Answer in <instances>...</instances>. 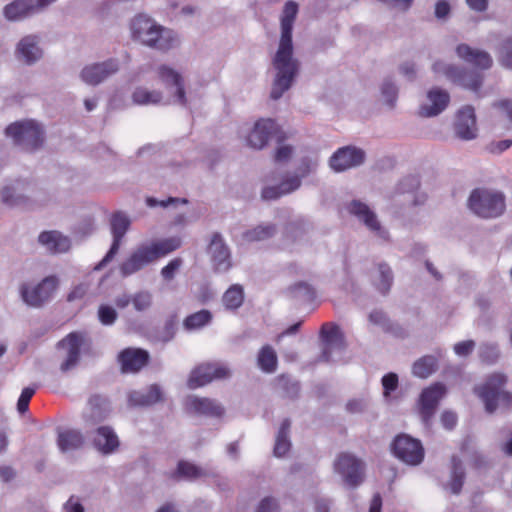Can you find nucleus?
<instances>
[{"label":"nucleus","mask_w":512,"mask_h":512,"mask_svg":"<svg viewBox=\"0 0 512 512\" xmlns=\"http://www.w3.org/2000/svg\"><path fill=\"white\" fill-rule=\"evenodd\" d=\"M298 11V4L289 0L284 4L280 16V39L277 50L271 58L273 80L270 98L275 101L291 89L301 70V62L294 57L292 41V32Z\"/></svg>","instance_id":"f257e3e1"},{"label":"nucleus","mask_w":512,"mask_h":512,"mask_svg":"<svg viewBox=\"0 0 512 512\" xmlns=\"http://www.w3.org/2000/svg\"><path fill=\"white\" fill-rule=\"evenodd\" d=\"M181 246V239L170 237L150 245L138 246L131 255L121 263L119 270L123 277L132 275L157 259L175 251Z\"/></svg>","instance_id":"f03ea898"},{"label":"nucleus","mask_w":512,"mask_h":512,"mask_svg":"<svg viewBox=\"0 0 512 512\" xmlns=\"http://www.w3.org/2000/svg\"><path fill=\"white\" fill-rule=\"evenodd\" d=\"M507 382L506 374L494 372L482 384L473 388L474 393L483 401L487 413L493 414L499 408L505 411L512 408V393L505 390Z\"/></svg>","instance_id":"7ed1b4c3"},{"label":"nucleus","mask_w":512,"mask_h":512,"mask_svg":"<svg viewBox=\"0 0 512 512\" xmlns=\"http://www.w3.org/2000/svg\"><path fill=\"white\" fill-rule=\"evenodd\" d=\"M4 133L14 146L26 153H35L46 141L43 125L34 119L15 121L5 128Z\"/></svg>","instance_id":"20e7f679"},{"label":"nucleus","mask_w":512,"mask_h":512,"mask_svg":"<svg viewBox=\"0 0 512 512\" xmlns=\"http://www.w3.org/2000/svg\"><path fill=\"white\" fill-rule=\"evenodd\" d=\"M468 206L479 217L495 218L505 211V196L501 192L477 188L471 192Z\"/></svg>","instance_id":"39448f33"},{"label":"nucleus","mask_w":512,"mask_h":512,"mask_svg":"<svg viewBox=\"0 0 512 512\" xmlns=\"http://www.w3.org/2000/svg\"><path fill=\"white\" fill-rule=\"evenodd\" d=\"M58 285L59 280L54 275L45 277L34 286L24 283L20 287L21 298L28 306L40 308L52 298Z\"/></svg>","instance_id":"423d86ee"},{"label":"nucleus","mask_w":512,"mask_h":512,"mask_svg":"<svg viewBox=\"0 0 512 512\" xmlns=\"http://www.w3.org/2000/svg\"><path fill=\"white\" fill-rule=\"evenodd\" d=\"M393 454L402 462L416 466L424 459V448L420 440L407 434H400L391 443Z\"/></svg>","instance_id":"0eeeda50"},{"label":"nucleus","mask_w":512,"mask_h":512,"mask_svg":"<svg viewBox=\"0 0 512 512\" xmlns=\"http://www.w3.org/2000/svg\"><path fill=\"white\" fill-rule=\"evenodd\" d=\"M334 470L342 476L344 483L351 488H355L363 482L364 463L353 454L340 453L334 462Z\"/></svg>","instance_id":"6e6552de"},{"label":"nucleus","mask_w":512,"mask_h":512,"mask_svg":"<svg viewBox=\"0 0 512 512\" xmlns=\"http://www.w3.org/2000/svg\"><path fill=\"white\" fill-rule=\"evenodd\" d=\"M364 149L355 145H347L337 149L329 159V166L337 173L357 168L366 162Z\"/></svg>","instance_id":"1a4fd4ad"},{"label":"nucleus","mask_w":512,"mask_h":512,"mask_svg":"<svg viewBox=\"0 0 512 512\" xmlns=\"http://www.w3.org/2000/svg\"><path fill=\"white\" fill-rule=\"evenodd\" d=\"M130 224V219L122 211H117L112 214L110 219V228L113 236V242L105 257L94 267L95 271H99L104 268L116 256L119 251L122 238L128 231Z\"/></svg>","instance_id":"9d476101"},{"label":"nucleus","mask_w":512,"mask_h":512,"mask_svg":"<svg viewBox=\"0 0 512 512\" xmlns=\"http://www.w3.org/2000/svg\"><path fill=\"white\" fill-rule=\"evenodd\" d=\"M446 394V387L436 383L422 391L419 398V414L424 425L429 428L439 406L440 400Z\"/></svg>","instance_id":"9b49d317"},{"label":"nucleus","mask_w":512,"mask_h":512,"mask_svg":"<svg viewBox=\"0 0 512 512\" xmlns=\"http://www.w3.org/2000/svg\"><path fill=\"white\" fill-rule=\"evenodd\" d=\"M56 0H14L3 9L8 21H20L28 18L49 6Z\"/></svg>","instance_id":"f8f14e48"},{"label":"nucleus","mask_w":512,"mask_h":512,"mask_svg":"<svg viewBox=\"0 0 512 512\" xmlns=\"http://www.w3.org/2000/svg\"><path fill=\"white\" fill-rule=\"evenodd\" d=\"M120 69L119 61L110 58L103 62L93 63L85 66L80 72V78L83 82L91 86H97Z\"/></svg>","instance_id":"ddd939ff"},{"label":"nucleus","mask_w":512,"mask_h":512,"mask_svg":"<svg viewBox=\"0 0 512 512\" xmlns=\"http://www.w3.org/2000/svg\"><path fill=\"white\" fill-rule=\"evenodd\" d=\"M84 342V334L72 332L57 343V349L65 352L64 360L60 365L62 372H67L76 367L80 360V349Z\"/></svg>","instance_id":"4468645a"},{"label":"nucleus","mask_w":512,"mask_h":512,"mask_svg":"<svg viewBox=\"0 0 512 512\" xmlns=\"http://www.w3.org/2000/svg\"><path fill=\"white\" fill-rule=\"evenodd\" d=\"M206 251L215 271L227 272L231 268V252L221 233H212Z\"/></svg>","instance_id":"2eb2a0df"},{"label":"nucleus","mask_w":512,"mask_h":512,"mask_svg":"<svg viewBox=\"0 0 512 512\" xmlns=\"http://www.w3.org/2000/svg\"><path fill=\"white\" fill-rule=\"evenodd\" d=\"M477 132L475 109L471 105H466L456 114L454 133L457 138L469 141L477 137Z\"/></svg>","instance_id":"dca6fc26"},{"label":"nucleus","mask_w":512,"mask_h":512,"mask_svg":"<svg viewBox=\"0 0 512 512\" xmlns=\"http://www.w3.org/2000/svg\"><path fill=\"white\" fill-rule=\"evenodd\" d=\"M230 375V370L224 366L202 364L191 372L188 386L190 389H195L210 383L213 379H226Z\"/></svg>","instance_id":"f3484780"},{"label":"nucleus","mask_w":512,"mask_h":512,"mask_svg":"<svg viewBox=\"0 0 512 512\" xmlns=\"http://www.w3.org/2000/svg\"><path fill=\"white\" fill-rule=\"evenodd\" d=\"M347 209L349 213L357 217L359 221L364 223V225L378 237L384 240L388 239V232L381 226L376 214L368 207V205L360 200H352Z\"/></svg>","instance_id":"a211bd4d"},{"label":"nucleus","mask_w":512,"mask_h":512,"mask_svg":"<svg viewBox=\"0 0 512 512\" xmlns=\"http://www.w3.org/2000/svg\"><path fill=\"white\" fill-rule=\"evenodd\" d=\"M320 337L324 342V347L320 356V360L329 362L331 359V350H343L346 347L345 336L339 325L335 323H325L320 329Z\"/></svg>","instance_id":"6ab92c4d"},{"label":"nucleus","mask_w":512,"mask_h":512,"mask_svg":"<svg viewBox=\"0 0 512 512\" xmlns=\"http://www.w3.org/2000/svg\"><path fill=\"white\" fill-rule=\"evenodd\" d=\"M278 133V126L272 119H260L247 136V145L253 149H263L270 137Z\"/></svg>","instance_id":"aec40b11"},{"label":"nucleus","mask_w":512,"mask_h":512,"mask_svg":"<svg viewBox=\"0 0 512 512\" xmlns=\"http://www.w3.org/2000/svg\"><path fill=\"white\" fill-rule=\"evenodd\" d=\"M23 188L24 184L21 182L3 187L0 191L1 201L9 207L34 208L36 201L32 195L24 193Z\"/></svg>","instance_id":"412c9836"},{"label":"nucleus","mask_w":512,"mask_h":512,"mask_svg":"<svg viewBox=\"0 0 512 512\" xmlns=\"http://www.w3.org/2000/svg\"><path fill=\"white\" fill-rule=\"evenodd\" d=\"M451 82L473 92L476 98L483 97L481 89L484 83V75L476 69L457 66V71Z\"/></svg>","instance_id":"4be33fe9"},{"label":"nucleus","mask_w":512,"mask_h":512,"mask_svg":"<svg viewBox=\"0 0 512 512\" xmlns=\"http://www.w3.org/2000/svg\"><path fill=\"white\" fill-rule=\"evenodd\" d=\"M15 56L20 62L29 66L38 62L43 57L39 37L36 35L23 37L16 46Z\"/></svg>","instance_id":"5701e85b"},{"label":"nucleus","mask_w":512,"mask_h":512,"mask_svg":"<svg viewBox=\"0 0 512 512\" xmlns=\"http://www.w3.org/2000/svg\"><path fill=\"white\" fill-rule=\"evenodd\" d=\"M450 101V95L446 90L438 87L432 88L427 93V103L419 109L421 117H434L446 109Z\"/></svg>","instance_id":"b1692460"},{"label":"nucleus","mask_w":512,"mask_h":512,"mask_svg":"<svg viewBox=\"0 0 512 512\" xmlns=\"http://www.w3.org/2000/svg\"><path fill=\"white\" fill-rule=\"evenodd\" d=\"M456 54L465 62L481 70H488L493 64V59L488 52L472 48L465 43L459 44L456 47Z\"/></svg>","instance_id":"393cba45"},{"label":"nucleus","mask_w":512,"mask_h":512,"mask_svg":"<svg viewBox=\"0 0 512 512\" xmlns=\"http://www.w3.org/2000/svg\"><path fill=\"white\" fill-rule=\"evenodd\" d=\"M123 373L138 372L149 360V353L139 348L124 349L118 356Z\"/></svg>","instance_id":"a878e982"},{"label":"nucleus","mask_w":512,"mask_h":512,"mask_svg":"<svg viewBox=\"0 0 512 512\" xmlns=\"http://www.w3.org/2000/svg\"><path fill=\"white\" fill-rule=\"evenodd\" d=\"M93 446L103 455L117 451L120 445L118 436L110 426H100L96 429L92 440Z\"/></svg>","instance_id":"bb28decb"},{"label":"nucleus","mask_w":512,"mask_h":512,"mask_svg":"<svg viewBox=\"0 0 512 512\" xmlns=\"http://www.w3.org/2000/svg\"><path fill=\"white\" fill-rule=\"evenodd\" d=\"M186 407L188 410L196 414L209 417H222L225 409L217 401L210 398H201L197 396H189L186 399Z\"/></svg>","instance_id":"cd10ccee"},{"label":"nucleus","mask_w":512,"mask_h":512,"mask_svg":"<svg viewBox=\"0 0 512 512\" xmlns=\"http://www.w3.org/2000/svg\"><path fill=\"white\" fill-rule=\"evenodd\" d=\"M90 412L84 415L85 422L95 426L105 421L111 413L110 401L101 395H93L89 398Z\"/></svg>","instance_id":"c85d7f7f"},{"label":"nucleus","mask_w":512,"mask_h":512,"mask_svg":"<svg viewBox=\"0 0 512 512\" xmlns=\"http://www.w3.org/2000/svg\"><path fill=\"white\" fill-rule=\"evenodd\" d=\"M158 26L159 24H157L153 19L144 14H140L133 19L131 31L135 39L147 46L150 39L155 36L154 33Z\"/></svg>","instance_id":"c756f323"},{"label":"nucleus","mask_w":512,"mask_h":512,"mask_svg":"<svg viewBox=\"0 0 512 512\" xmlns=\"http://www.w3.org/2000/svg\"><path fill=\"white\" fill-rule=\"evenodd\" d=\"M154 35L155 36L150 39V42L147 45L152 49L161 52H167L179 45V38L177 34L171 29L159 25Z\"/></svg>","instance_id":"7c9ffc66"},{"label":"nucleus","mask_w":512,"mask_h":512,"mask_svg":"<svg viewBox=\"0 0 512 512\" xmlns=\"http://www.w3.org/2000/svg\"><path fill=\"white\" fill-rule=\"evenodd\" d=\"M301 186V178L297 175L284 179L276 186L264 187L261 193L263 200H276L279 197L297 190Z\"/></svg>","instance_id":"2f4dec72"},{"label":"nucleus","mask_w":512,"mask_h":512,"mask_svg":"<svg viewBox=\"0 0 512 512\" xmlns=\"http://www.w3.org/2000/svg\"><path fill=\"white\" fill-rule=\"evenodd\" d=\"M39 243L52 253H63L70 249L71 242L68 237L58 231H45L39 235Z\"/></svg>","instance_id":"473e14b6"},{"label":"nucleus","mask_w":512,"mask_h":512,"mask_svg":"<svg viewBox=\"0 0 512 512\" xmlns=\"http://www.w3.org/2000/svg\"><path fill=\"white\" fill-rule=\"evenodd\" d=\"M162 400V391L157 384L151 385L147 392L132 391L128 395L131 406H150Z\"/></svg>","instance_id":"72a5a7b5"},{"label":"nucleus","mask_w":512,"mask_h":512,"mask_svg":"<svg viewBox=\"0 0 512 512\" xmlns=\"http://www.w3.org/2000/svg\"><path fill=\"white\" fill-rule=\"evenodd\" d=\"M83 434L75 429L58 431L57 445L62 453L80 449L84 444Z\"/></svg>","instance_id":"f704fd0d"},{"label":"nucleus","mask_w":512,"mask_h":512,"mask_svg":"<svg viewBox=\"0 0 512 512\" xmlns=\"http://www.w3.org/2000/svg\"><path fill=\"white\" fill-rule=\"evenodd\" d=\"M393 272L391 267L385 263L377 264V274L374 277V285L376 289L383 295H387L393 283Z\"/></svg>","instance_id":"c9c22d12"},{"label":"nucleus","mask_w":512,"mask_h":512,"mask_svg":"<svg viewBox=\"0 0 512 512\" xmlns=\"http://www.w3.org/2000/svg\"><path fill=\"white\" fill-rule=\"evenodd\" d=\"M438 369V358L434 355H425L413 363L412 373L419 378H427Z\"/></svg>","instance_id":"e433bc0d"},{"label":"nucleus","mask_w":512,"mask_h":512,"mask_svg":"<svg viewBox=\"0 0 512 512\" xmlns=\"http://www.w3.org/2000/svg\"><path fill=\"white\" fill-rule=\"evenodd\" d=\"M131 99L137 105H156L162 101L163 94L158 90H149L146 87L138 86L132 92Z\"/></svg>","instance_id":"4c0bfd02"},{"label":"nucleus","mask_w":512,"mask_h":512,"mask_svg":"<svg viewBox=\"0 0 512 512\" xmlns=\"http://www.w3.org/2000/svg\"><path fill=\"white\" fill-rule=\"evenodd\" d=\"M465 479V469L462 461L455 455L451 458V476L449 481V488L453 494L461 492Z\"/></svg>","instance_id":"58836bf2"},{"label":"nucleus","mask_w":512,"mask_h":512,"mask_svg":"<svg viewBox=\"0 0 512 512\" xmlns=\"http://www.w3.org/2000/svg\"><path fill=\"white\" fill-rule=\"evenodd\" d=\"M291 427V421L289 419H284L278 434L276 436V442L274 446V455L276 457L284 456L291 447V442L289 440V432Z\"/></svg>","instance_id":"ea45409f"},{"label":"nucleus","mask_w":512,"mask_h":512,"mask_svg":"<svg viewBox=\"0 0 512 512\" xmlns=\"http://www.w3.org/2000/svg\"><path fill=\"white\" fill-rule=\"evenodd\" d=\"M277 232L275 224L258 225L245 231L242 238L247 242L263 241L273 237Z\"/></svg>","instance_id":"a19ab883"},{"label":"nucleus","mask_w":512,"mask_h":512,"mask_svg":"<svg viewBox=\"0 0 512 512\" xmlns=\"http://www.w3.org/2000/svg\"><path fill=\"white\" fill-rule=\"evenodd\" d=\"M380 92L383 103L389 109H393L396 106L399 89L395 80L391 76L383 79L380 85Z\"/></svg>","instance_id":"79ce46f5"},{"label":"nucleus","mask_w":512,"mask_h":512,"mask_svg":"<svg viewBox=\"0 0 512 512\" xmlns=\"http://www.w3.org/2000/svg\"><path fill=\"white\" fill-rule=\"evenodd\" d=\"M275 385L284 397L291 399L296 398L300 391L299 382L288 375L278 376L275 380Z\"/></svg>","instance_id":"37998d69"},{"label":"nucleus","mask_w":512,"mask_h":512,"mask_svg":"<svg viewBox=\"0 0 512 512\" xmlns=\"http://www.w3.org/2000/svg\"><path fill=\"white\" fill-rule=\"evenodd\" d=\"M244 301L243 287L239 284L232 285L223 295L222 302L229 310L238 309Z\"/></svg>","instance_id":"c03bdc74"},{"label":"nucleus","mask_w":512,"mask_h":512,"mask_svg":"<svg viewBox=\"0 0 512 512\" xmlns=\"http://www.w3.org/2000/svg\"><path fill=\"white\" fill-rule=\"evenodd\" d=\"M257 362L264 372H274L277 367V355L274 349L269 345L262 347L258 353Z\"/></svg>","instance_id":"a18cd8bd"},{"label":"nucleus","mask_w":512,"mask_h":512,"mask_svg":"<svg viewBox=\"0 0 512 512\" xmlns=\"http://www.w3.org/2000/svg\"><path fill=\"white\" fill-rule=\"evenodd\" d=\"M205 475L206 473L200 467L190 462L182 460L178 462L177 470L174 472L173 478H184L188 480H194Z\"/></svg>","instance_id":"49530a36"},{"label":"nucleus","mask_w":512,"mask_h":512,"mask_svg":"<svg viewBox=\"0 0 512 512\" xmlns=\"http://www.w3.org/2000/svg\"><path fill=\"white\" fill-rule=\"evenodd\" d=\"M288 291L292 298L303 302H311L315 298L314 289L306 282L295 283L288 288Z\"/></svg>","instance_id":"de8ad7c7"},{"label":"nucleus","mask_w":512,"mask_h":512,"mask_svg":"<svg viewBox=\"0 0 512 512\" xmlns=\"http://www.w3.org/2000/svg\"><path fill=\"white\" fill-rule=\"evenodd\" d=\"M479 358L481 362L492 365L500 358V350L497 343L485 342L479 346Z\"/></svg>","instance_id":"09e8293b"},{"label":"nucleus","mask_w":512,"mask_h":512,"mask_svg":"<svg viewBox=\"0 0 512 512\" xmlns=\"http://www.w3.org/2000/svg\"><path fill=\"white\" fill-rule=\"evenodd\" d=\"M211 319L212 314L210 311L201 310L186 317L183 325L187 330L199 329L208 324Z\"/></svg>","instance_id":"8fccbe9b"},{"label":"nucleus","mask_w":512,"mask_h":512,"mask_svg":"<svg viewBox=\"0 0 512 512\" xmlns=\"http://www.w3.org/2000/svg\"><path fill=\"white\" fill-rule=\"evenodd\" d=\"M178 319L176 315L169 316L163 328L157 331L155 338L163 343L169 342L173 339L177 329Z\"/></svg>","instance_id":"3c124183"},{"label":"nucleus","mask_w":512,"mask_h":512,"mask_svg":"<svg viewBox=\"0 0 512 512\" xmlns=\"http://www.w3.org/2000/svg\"><path fill=\"white\" fill-rule=\"evenodd\" d=\"M498 61L503 67L512 70V37L504 39L499 44Z\"/></svg>","instance_id":"603ef678"},{"label":"nucleus","mask_w":512,"mask_h":512,"mask_svg":"<svg viewBox=\"0 0 512 512\" xmlns=\"http://www.w3.org/2000/svg\"><path fill=\"white\" fill-rule=\"evenodd\" d=\"M309 230V224L304 220L289 222L285 227V233L292 239L300 238Z\"/></svg>","instance_id":"864d4df0"},{"label":"nucleus","mask_w":512,"mask_h":512,"mask_svg":"<svg viewBox=\"0 0 512 512\" xmlns=\"http://www.w3.org/2000/svg\"><path fill=\"white\" fill-rule=\"evenodd\" d=\"M158 76L161 79L162 82H164L166 85H178L182 81V77L180 74H178L175 70L172 68L161 65L158 68Z\"/></svg>","instance_id":"5fc2aeb1"},{"label":"nucleus","mask_w":512,"mask_h":512,"mask_svg":"<svg viewBox=\"0 0 512 512\" xmlns=\"http://www.w3.org/2000/svg\"><path fill=\"white\" fill-rule=\"evenodd\" d=\"M132 303L137 311H145L152 305V294L141 291L132 298Z\"/></svg>","instance_id":"6e6d98bb"},{"label":"nucleus","mask_w":512,"mask_h":512,"mask_svg":"<svg viewBox=\"0 0 512 512\" xmlns=\"http://www.w3.org/2000/svg\"><path fill=\"white\" fill-rule=\"evenodd\" d=\"M98 318L103 325H111L117 319V312L109 305H100L98 309Z\"/></svg>","instance_id":"4d7b16f0"},{"label":"nucleus","mask_w":512,"mask_h":512,"mask_svg":"<svg viewBox=\"0 0 512 512\" xmlns=\"http://www.w3.org/2000/svg\"><path fill=\"white\" fill-rule=\"evenodd\" d=\"M369 321L374 324V325H377L379 327H381V329L383 330V332L386 331L389 323L391 322L392 319L389 318V316L382 310H373L369 316Z\"/></svg>","instance_id":"13d9d810"},{"label":"nucleus","mask_w":512,"mask_h":512,"mask_svg":"<svg viewBox=\"0 0 512 512\" xmlns=\"http://www.w3.org/2000/svg\"><path fill=\"white\" fill-rule=\"evenodd\" d=\"M280 505L275 497H264L255 509V512H279Z\"/></svg>","instance_id":"bf43d9fd"},{"label":"nucleus","mask_w":512,"mask_h":512,"mask_svg":"<svg viewBox=\"0 0 512 512\" xmlns=\"http://www.w3.org/2000/svg\"><path fill=\"white\" fill-rule=\"evenodd\" d=\"M35 393V388L26 387L22 390V393L17 402V410L20 414H24L28 411L29 402Z\"/></svg>","instance_id":"052dcab7"},{"label":"nucleus","mask_w":512,"mask_h":512,"mask_svg":"<svg viewBox=\"0 0 512 512\" xmlns=\"http://www.w3.org/2000/svg\"><path fill=\"white\" fill-rule=\"evenodd\" d=\"M432 69L435 73L444 74L450 81H452L455 72L457 71V65L448 64L441 60L434 62Z\"/></svg>","instance_id":"680f3d73"},{"label":"nucleus","mask_w":512,"mask_h":512,"mask_svg":"<svg viewBox=\"0 0 512 512\" xmlns=\"http://www.w3.org/2000/svg\"><path fill=\"white\" fill-rule=\"evenodd\" d=\"M182 263L183 261L179 257L171 260L165 267L162 268V277L167 281L172 280L175 277L176 272L182 266Z\"/></svg>","instance_id":"e2e57ef3"},{"label":"nucleus","mask_w":512,"mask_h":512,"mask_svg":"<svg viewBox=\"0 0 512 512\" xmlns=\"http://www.w3.org/2000/svg\"><path fill=\"white\" fill-rule=\"evenodd\" d=\"M368 402L364 398L350 399L345 406V409L350 414H359L366 411Z\"/></svg>","instance_id":"0e129e2a"},{"label":"nucleus","mask_w":512,"mask_h":512,"mask_svg":"<svg viewBox=\"0 0 512 512\" xmlns=\"http://www.w3.org/2000/svg\"><path fill=\"white\" fill-rule=\"evenodd\" d=\"M384 333L390 334L393 337L399 339H405L409 336L408 330L404 328L400 323L393 320H391Z\"/></svg>","instance_id":"69168bd1"},{"label":"nucleus","mask_w":512,"mask_h":512,"mask_svg":"<svg viewBox=\"0 0 512 512\" xmlns=\"http://www.w3.org/2000/svg\"><path fill=\"white\" fill-rule=\"evenodd\" d=\"M382 385L384 388L383 395L387 398L391 391H394L398 386V377L394 373H389L382 378Z\"/></svg>","instance_id":"338daca9"},{"label":"nucleus","mask_w":512,"mask_h":512,"mask_svg":"<svg viewBox=\"0 0 512 512\" xmlns=\"http://www.w3.org/2000/svg\"><path fill=\"white\" fill-rule=\"evenodd\" d=\"M469 461L472 467H474L475 469H486L490 466L489 461L486 459V457L476 450H473L470 453Z\"/></svg>","instance_id":"774afa93"}]
</instances>
